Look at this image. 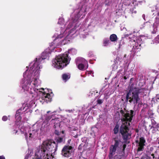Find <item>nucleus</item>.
I'll return each instance as SVG.
<instances>
[{"label":"nucleus","mask_w":159,"mask_h":159,"mask_svg":"<svg viewBox=\"0 0 159 159\" xmlns=\"http://www.w3.org/2000/svg\"><path fill=\"white\" fill-rule=\"evenodd\" d=\"M157 150H156V151L155 152H154V153H157Z\"/></svg>","instance_id":"nucleus-49"},{"label":"nucleus","mask_w":159,"mask_h":159,"mask_svg":"<svg viewBox=\"0 0 159 159\" xmlns=\"http://www.w3.org/2000/svg\"><path fill=\"white\" fill-rule=\"evenodd\" d=\"M129 13L131 14H136L137 13V11L135 10V7L134 6H131L129 7Z\"/></svg>","instance_id":"nucleus-18"},{"label":"nucleus","mask_w":159,"mask_h":159,"mask_svg":"<svg viewBox=\"0 0 159 159\" xmlns=\"http://www.w3.org/2000/svg\"><path fill=\"white\" fill-rule=\"evenodd\" d=\"M124 79H125L126 80V79H127V78H126V77L125 76V77H124Z\"/></svg>","instance_id":"nucleus-48"},{"label":"nucleus","mask_w":159,"mask_h":159,"mask_svg":"<svg viewBox=\"0 0 159 159\" xmlns=\"http://www.w3.org/2000/svg\"><path fill=\"white\" fill-rule=\"evenodd\" d=\"M73 148L70 146L66 145L61 151L62 154L65 157H68L73 154Z\"/></svg>","instance_id":"nucleus-7"},{"label":"nucleus","mask_w":159,"mask_h":159,"mask_svg":"<svg viewBox=\"0 0 159 159\" xmlns=\"http://www.w3.org/2000/svg\"><path fill=\"white\" fill-rule=\"evenodd\" d=\"M31 83V81L30 80H27L26 83L22 86V88L26 91L28 90L30 88Z\"/></svg>","instance_id":"nucleus-15"},{"label":"nucleus","mask_w":159,"mask_h":159,"mask_svg":"<svg viewBox=\"0 0 159 159\" xmlns=\"http://www.w3.org/2000/svg\"><path fill=\"white\" fill-rule=\"evenodd\" d=\"M51 122L53 123V127L55 129H60V121L58 118L52 119L51 120Z\"/></svg>","instance_id":"nucleus-11"},{"label":"nucleus","mask_w":159,"mask_h":159,"mask_svg":"<svg viewBox=\"0 0 159 159\" xmlns=\"http://www.w3.org/2000/svg\"><path fill=\"white\" fill-rule=\"evenodd\" d=\"M57 147V144L54 141L43 142L41 148L35 153V159H52Z\"/></svg>","instance_id":"nucleus-1"},{"label":"nucleus","mask_w":159,"mask_h":159,"mask_svg":"<svg viewBox=\"0 0 159 159\" xmlns=\"http://www.w3.org/2000/svg\"><path fill=\"white\" fill-rule=\"evenodd\" d=\"M157 128L159 129V123L157 124Z\"/></svg>","instance_id":"nucleus-47"},{"label":"nucleus","mask_w":159,"mask_h":159,"mask_svg":"<svg viewBox=\"0 0 159 159\" xmlns=\"http://www.w3.org/2000/svg\"><path fill=\"white\" fill-rule=\"evenodd\" d=\"M25 139L27 141H28V135L27 133H25Z\"/></svg>","instance_id":"nucleus-37"},{"label":"nucleus","mask_w":159,"mask_h":159,"mask_svg":"<svg viewBox=\"0 0 159 159\" xmlns=\"http://www.w3.org/2000/svg\"><path fill=\"white\" fill-rule=\"evenodd\" d=\"M78 134H76L74 136V137L75 138H77L78 137Z\"/></svg>","instance_id":"nucleus-41"},{"label":"nucleus","mask_w":159,"mask_h":159,"mask_svg":"<svg viewBox=\"0 0 159 159\" xmlns=\"http://www.w3.org/2000/svg\"><path fill=\"white\" fill-rule=\"evenodd\" d=\"M153 150V147H151L150 148V151H152Z\"/></svg>","instance_id":"nucleus-43"},{"label":"nucleus","mask_w":159,"mask_h":159,"mask_svg":"<svg viewBox=\"0 0 159 159\" xmlns=\"http://www.w3.org/2000/svg\"><path fill=\"white\" fill-rule=\"evenodd\" d=\"M157 111L159 113V106L158 107V108L157 109Z\"/></svg>","instance_id":"nucleus-45"},{"label":"nucleus","mask_w":159,"mask_h":159,"mask_svg":"<svg viewBox=\"0 0 159 159\" xmlns=\"http://www.w3.org/2000/svg\"><path fill=\"white\" fill-rule=\"evenodd\" d=\"M132 79H133V78H131V79H130V80H132Z\"/></svg>","instance_id":"nucleus-50"},{"label":"nucleus","mask_w":159,"mask_h":159,"mask_svg":"<svg viewBox=\"0 0 159 159\" xmlns=\"http://www.w3.org/2000/svg\"><path fill=\"white\" fill-rule=\"evenodd\" d=\"M74 111V110L73 109V110H68L67 111L69 113L72 112H73Z\"/></svg>","instance_id":"nucleus-39"},{"label":"nucleus","mask_w":159,"mask_h":159,"mask_svg":"<svg viewBox=\"0 0 159 159\" xmlns=\"http://www.w3.org/2000/svg\"><path fill=\"white\" fill-rule=\"evenodd\" d=\"M52 118V116H48L47 115L45 117V120L47 121H48L50 120Z\"/></svg>","instance_id":"nucleus-29"},{"label":"nucleus","mask_w":159,"mask_h":159,"mask_svg":"<svg viewBox=\"0 0 159 159\" xmlns=\"http://www.w3.org/2000/svg\"><path fill=\"white\" fill-rule=\"evenodd\" d=\"M145 144H141L139 143L138 145V148L137 149V152L142 151H143L144 148V146Z\"/></svg>","instance_id":"nucleus-20"},{"label":"nucleus","mask_w":159,"mask_h":159,"mask_svg":"<svg viewBox=\"0 0 159 159\" xmlns=\"http://www.w3.org/2000/svg\"><path fill=\"white\" fill-rule=\"evenodd\" d=\"M69 52H66L61 55L56 57L52 61V65L57 69H62L69 64L71 58L69 56Z\"/></svg>","instance_id":"nucleus-4"},{"label":"nucleus","mask_w":159,"mask_h":159,"mask_svg":"<svg viewBox=\"0 0 159 159\" xmlns=\"http://www.w3.org/2000/svg\"><path fill=\"white\" fill-rule=\"evenodd\" d=\"M114 143L111 145L109 148V152L108 157L109 159H112L113 156L115 154V152L117 149L121 148L123 143L121 141L120 138L116 137L114 138Z\"/></svg>","instance_id":"nucleus-5"},{"label":"nucleus","mask_w":159,"mask_h":159,"mask_svg":"<svg viewBox=\"0 0 159 159\" xmlns=\"http://www.w3.org/2000/svg\"><path fill=\"white\" fill-rule=\"evenodd\" d=\"M63 137H58L56 139V141L57 143H60L63 142Z\"/></svg>","instance_id":"nucleus-24"},{"label":"nucleus","mask_w":159,"mask_h":159,"mask_svg":"<svg viewBox=\"0 0 159 159\" xmlns=\"http://www.w3.org/2000/svg\"><path fill=\"white\" fill-rule=\"evenodd\" d=\"M143 28L144 29L149 30L151 33V30L154 29L153 24L149 21L146 22L144 23Z\"/></svg>","instance_id":"nucleus-12"},{"label":"nucleus","mask_w":159,"mask_h":159,"mask_svg":"<svg viewBox=\"0 0 159 159\" xmlns=\"http://www.w3.org/2000/svg\"><path fill=\"white\" fill-rule=\"evenodd\" d=\"M155 40L156 43H159V35L155 38Z\"/></svg>","instance_id":"nucleus-33"},{"label":"nucleus","mask_w":159,"mask_h":159,"mask_svg":"<svg viewBox=\"0 0 159 159\" xmlns=\"http://www.w3.org/2000/svg\"><path fill=\"white\" fill-rule=\"evenodd\" d=\"M15 118L16 121L18 122L20 121L22 119L21 116L20 115L18 116H17L16 115H15Z\"/></svg>","instance_id":"nucleus-28"},{"label":"nucleus","mask_w":159,"mask_h":159,"mask_svg":"<svg viewBox=\"0 0 159 159\" xmlns=\"http://www.w3.org/2000/svg\"><path fill=\"white\" fill-rule=\"evenodd\" d=\"M100 92L99 93H98V92H97L96 90H95L93 92V93H92V95L94 94V95L95 96V98H96L98 97V96L100 94Z\"/></svg>","instance_id":"nucleus-27"},{"label":"nucleus","mask_w":159,"mask_h":159,"mask_svg":"<svg viewBox=\"0 0 159 159\" xmlns=\"http://www.w3.org/2000/svg\"><path fill=\"white\" fill-rule=\"evenodd\" d=\"M143 41L141 37H139L136 40L135 42V45L133 46L132 51L134 53L139 52L141 48L142 47L141 45L143 43Z\"/></svg>","instance_id":"nucleus-8"},{"label":"nucleus","mask_w":159,"mask_h":159,"mask_svg":"<svg viewBox=\"0 0 159 159\" xmlns=\"http://www.w3.org/2000/svg\"><path fill=\"white\" fill-rule=\"evenodd\" d=\"M15 132V133L16 134L17 132V130H14Z\"/></svg>","instance_id":"nucleus-46"},{"label":"nucleus","mask_w":159,"mask_h":159,"mask_svg":"<svg viewBox=\"0 0 159 159\" xmlns=\"http://www.w3.org/2000/svg\"><path fill=\"white\" fill-rule=\"evenodd\" d=\"M61 38H59V37H57L52 42L50 43L49 46L50 48L53 46L52 48H55L56 47L62 44L61 40H60ZM62 41H63L62 40Z\"/></svg>","instance_id":"nucleus-9"},{"label":"nucleus","mask_w":159,"mask_h":159,"mask_svg":"<svg viewBox=\"0 0 159 159\" xmlns=\"http://www.w3.org/2000/svg\"><path fill=\"white\" fill-rule=\"evenodd\" d=\"M154 29L151 30L152 34L156 33L157 30V28L159 26V17H156L155 20V22L153 24Z\"/></svg>","instance_id":"nucleus-10"},{"label":"nucleus","mask_w":159,"mask_h":159,"mask_svg":"<svg viewBox=\"0 0 159 159\" xmlns=\"http://www.w3.org/2000/svg\"><path fill=\"white\" fill-rule=\"evenodd\" d=\"M34 85H35V83H34Z\"/></svg>","instance_id":"nucleus-56"},{"label":"nucleus","mask_w":159,"mask_h":159,"mask_svg":"<svg viewBox=\"0 0 159 159\" xmlns=\"http://www.w3.org/2000/svg\"><path fill=\"white\" fill-rule=\"evenodd\" d=\"M59 129H55V131H54V134L57 135H60V133L59 131Z\"/></svg>","instance_id":"nucleus-31"},{"label":"nucleus","mask_w":159,"mask_h":159,"mask_svg":"<svg viewBox=\"0 0 159 159\" xmlns=\"http://www.w3.org/2000/svg\"><path fill=\"white\" fill-rule=\"evenodd\" d=\"M75 62L76 65L83 63H84V64H87V67L86 68V69L88 68V65L87 61H85V59L81 57H78L75 60Z\"/></svg>","instance_id":"nucleus-13"},{"label":"nucleus","mask_w":159,"mask_h":159,"mask_svg":"<svg viewBox=\"0 0 159 159\" xmlns=\"http://www.w3.org/2000/svg\"><path fill=\"white\" fill-rule=\"evenodd\" d=\"M24 108H21L20 109L16 111V113L15 115H16L17 116L19 115L20 116L21 114V111L24 110Z\"/></svg>","instance_id":"nucleus-25"},{"label":"nucleus","mask_w":159,"mask_h":159,"mask_svg":"<svg viewBox=\"0 0 159 159\" xmlns=\"http://www.w3.org/2000/svg\"><path fill=\"white\" fill-rule=\"evenodd\" d=\"M62 133H64V131H62Z\"/></svg>","instance_id":"nucleus-51"},{"label":"nucleus","mask_w":159,"mask_h":159,"mask_svg":"<svg viewBox=\"0 0 159 159\" xmlns=\"http://www.w3.org/2000/svg\"><path fill=\"white\" fill-rule=\"evenodd\" d=\"M151 156H152V157L153 158V159H154V158H155V157H154V154L153 153L152 154H151Z\"/></svg>","instance_id":"nucleus-44"},{"label":"nucleus","mask_w":159,"mask_h":159,"mask_svg":"<svg viewBox=\"0 0 159 159\" xmlns=\"http://www.w3.org/2000/svg\"><path fill=\"white\" fill-rule=\"evenodd\" d=\"M0 159H5V158L3 156H0Z\"/></svg>","instance_id":"nucleus-38"},{"label":"nucleus","mask_w":159,"mask_h":159,"mask_svg":"<svg viewBox=\"0 0 159 159\" xmlns=\"http://www.w3.org/2000/svg\"><path fill=\"white\" fill-rule=\"evenodd\" d=\"M39 131V129H34V130H33L32 132V134H33V137H36L38 136V132Z\"/></svg>","instance_id":"nucleus-22"},{"label":"nucleus","mask_w":159,"mask_h":159,"mask_svg":"<svg viewBox=\"0 0 159 159\" xmlns=\"http://www.w3.org/2000/svg\"><path fill=\"white\" fill-rule=\"evenodd\" d=\"M118 38L117 35L115 34H112L110 36V41L114 42L116 41L117 40Z\"/></svg>","instance_id":"nucleus-16"},{"label":"nucleus","mask_w":159,"mask_h":159,"mask_svg":"<svg viewBox=\"0 0 159 159\" xmlns=\"http://www.w3.org/2000/svg\"><path fill=\"white\" fill-rule=\"evenodd\" d=\"M86 64H87L83 63L76 65L77 66V67L79 69L81 70H85L84 69L85 65H86Z\"/></svg>","instance_id":"nucleus-19"},{"label":"nucleus","mask_w":159,"mask_h":159,"mask_svg":"<svg viewBox=\"0 0 159 159\" xmlns=\"http://www.w3.org/2000/svg\"><path fill=\"white\" fill-rule=\"evenodd\" d=\"M48 55V52H43L42 54L41 57L36 58L35 61L32 66L31 67L32 70L34 71L40 69L41 68V66L40 65V64L43 60L47 58Z\"/></svg>","instance_id":"nucleus-6"},{"label":"nucleus","mask_w":159,"mask_h":159,"mask_svg":"<svg viewBox=\"0 0 159 159\" xmlns=\"http://www.w3.org/2000/svg\"><path fill=\"white\" fill-rule=\"evenodd\" d=\"M8 119L7 117L6 116H4L2 117V120L4 121H6Z\"/></svg>","instance_id":"nucleus-35"},{"label":"nucleus","mask_w":159,"mask_h":159,"mask_svg":"<svg viewBox=\"0 0 159 159\" xmlns=\"http://www.w3.org/2000/svg\"><path fill=\"white\" fill-rule=\"evenodd\" d=\"M35 80H36V79H35L34 81H35Z\"/></svg>","instance_id":"nucleus-52"},{"label":"nucleus","mask_w":159,"mask_h":159,"mask_svg":"<svg viewBox=\"0 0 159 159\" xmlns=\"http://www.w3.org/2000/svg\"><path fill=\"white\" fill-rule=\"evenodd\" d=\"M27 159V158H26V157H25V159Z\"/></svg>","instance_id":"nucleus-58"},{"label":"nucleus","mask_w":159,"mask_h":159,"mask_svg":"<svg viewBox=\"0 0 159 159\" xmlns=\"http://www.w3.org/2000/svg\"><path fill=\"white\" fill-rule=\"evenodd\" d=\"M111 43L110 39L107 38H105L103 40V46L104 47H107Z\"/></svg>","instance_id":"nucleus-17"},{"label":"nucleus","mask_w":159,"mask_h":159,"mask_svg":"<svg viewBox=\"0 0 159 159\" xmlns=\"http://www.w3.org/2000/svg\"><path fill=\"white\" fill-rule=\"evenodd\" d=\"M135 131L136 133H138V132L139 131V130L138 129H135Z\"/></svg>","instance_id":"nucleus-40"},{"label":"nucleus","mask_w":159,"mask_h":159,"mask_svg":"<svg viewBox=\"0 0 159 159\" xmlns=\"http://www.w3.org/2000/svg\"><path fill=\"white\" fill-rule=\"evenodd\" d=\"M27 159V158H26V157H25V159Z\"/></svg>","instance_id":"nucleus-57"},{"label":"nucleus","mask_w":159,"mask_h":159,"mask_svg":"<svg viewBox=\"0 0 159 159\" xmlns=\"http://www.w3.org/2000/svg\"><path fill=\"white\" fill-rule=\"evenodd\" d=\"M59 21H60V20H59V21L58 22V23H59Z\"/></svg>","instance_id":"nucleus-54"},{"label":"nucleus","mask_w":159,"mask_h":159,"mask_svg":"<svg viewBox=\"0 0 159 159\" xmlns=\"http://www.w3.org/2000/svg\"><path fill=\"white\" fill-rule=\"evenodd\" d=\"M126 145L125 144H124L122 146V148H123V149H122V152H123V154H122L123 155L124 154L125 151V148H126Z\"/></svg>","instance_id":"nucleus-30"},{"label":"nucleus","mask_w":159,"mask_h":159,"mask_svg":"<svg viewBox=\"0 0 159 159\" xmlns=\"http://www.w3.org/2000/svg\"><path fill=\"white\" fill-rule=\"evenodd\" d=\"M49 113V111L47 112V113Z\"/></svg>","instance_id":"nucleus-55"},{"label":"nucleus","mask_w":159,"mask_h":159,"mask_svg":"<svg viewBox=\"0 0 159 159\" xmlns=\"http://www.w3.org/2000/svg\"><path fill=\"white\" fill-rule=\"evenodd\" d=\"M144 88H134L132 91L129 90L126 95V101L135 105L140 104V97L144 96Z\"/></svg>","instance_id":"nucleus-3"},{"label":"nucleus","mask_w":159,"mask_h":159,"mask_svg":"<svg viewBox=\"0 0 159 159\" xmlns=\"http://www.w3.org/2000/svg\"><path fill=\"white\" fill-rule=\"evenodd\" d=\"M69 159H72V158H70Z\"/></svg>","instance_id":"nucleus-59"},{"label":"nucleus","mask_w":159,"mask_h":159,"mask_svg":"<svg viewBox=\"0 0 159 159\" xmlns=\"http://www.w3.org/2000/svg\"><path fill=\"white\" fill-rule=\"evenodd\" d=\"M43 96L44 97V99L47 102L51 101L52 97L50 93H46L45 92H44L43 93Z\"/></svg>","instance_id":"nucleus-14"},{"label":"nucleus","mask_w":159,"mask_h":159,"mask_svg":"<svg viewBox=\"0 0 159 159\" xmlns=\"http://www.w3.org/2000/svg\"><path fill=\"white\" fill-rule=\"evenodd\" d=\"M135 142L136 143H138V144L139 143V141L138 140H136Z\"/></svg>","instance_id":"nucleus-42"},{"label":"nucleus","mask_w":159,"mask_h":159,"mask_svg":"<svg viewBox=\"0 0 159 159\" xmlns=\"http://www.w3.org/2000/svg\"><path fill=\"white\" fill-rule=\"evenodd\" d=\"M62 76L63 80L66 81L68 80L70 78L69 75L66 74H63Z\"/></svg>","instance_id":"nucleus-26"},{"label":"nucleus","mask_w":159,"mask_h":159,"mask_svg":"<svg viewBox=\"0 0 159 159\" xmlns=\"http://www.w3.org/2000/svg\"><path fill=\"white\" fill-rule=\"evenodd\" d=\"M126 111L125 113L121 108L120 111L122 118L121 119L122 124L120 128L119 132L125 141H127L131 137V134L129 133V127L133 116L135 115V112L133 110H130V113H128L129 111Z\"/></svg>","instance_id":"nucleus-2"},{"label":"nucleus","mask_w":159,"mask_h":159,"mask_svg":"<svg viewBox=\"0 0 159 159\" xmlns=\"http://www.w3.org/2000/svg\"><path fill=\"white\" fill-rule=\"evenodd\" d=\"M146 142V140L143 137L139 138V143L141 144H145Z\"/></svg>","instance_id":"nucleus-23"},{"label":"nucleus","mask_w":159,"mask_h":159,"mask_svg":"<svg viewBox=\"0 0 159 159\" xmlns=\"http://www.w3.org/2000/svg\"><path fill=\"white\" fill-rule=\"evenodd\" d=\"M97 102L98 104H101L103 102V101L102 99H99L97 100Z\"/></svg>","instance_id":"nucleus-34"},{"label":"nucleus","mask_w":159,"mask_h":159,"mask_svg":"<svg viewBox=\"0 0 159 159\" xmlns=\"http://www.w3.org/2000/svg\"><path fill=\"white\" fill-rule=\"evenodd\" d=\"M158 143L159 144V139L158 140Z\"/></svg>","instance_id":"nucleus-53"},{"label":"nucleus","mask_w":159,"mask_h":159,"mask_svg":"<svg viewBox=\"0 0 159 159\" xmlns=\"http://www.w3.org/2000/svg\"><path fill=\"white\" fill-rule=\"evenodd\" d=\"M138 3H139V4H140L141 5V4H142V3H145V1H144V0L139 1L138 2Z\"/></svg>","instance_id":"nucleus-36"},{"label":"nucleus","mask_w":159,"mask_h":159,"mask_svg":"<svg viewBox=\"0 0 159 159\" xmlns=\"http://www.w3.org/2000/svg\"><path fill=\"white\" fill-rule=\"evenodd\" d=\"M119 125L118 124H116L114 129H113V131H114V134H117L119 131Z\"/></svg>","instance_id":"nucleus-21"},{"label":"nucleus","mask_w":159,"mask_h":159,"mask_svg":"<svg viewBox=\"0 0 159 159\" xmlns=\"http://www.w3.org/2000/svg\"><path fill=\"white\" fill-rule=\"evenodd\" d=\"M33 134H32V131H31V132L29 133V138H28L29 140H30L31 139L34 138L33 136Z\"/></svg>","instance_id":"nucleus-32"}]
</instances>
